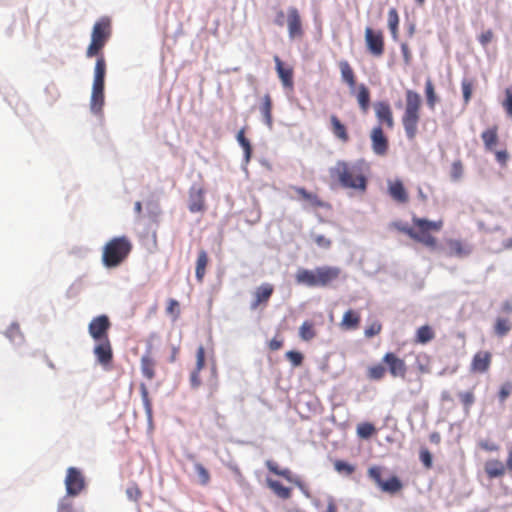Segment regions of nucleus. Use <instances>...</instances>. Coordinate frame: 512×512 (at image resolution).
Instances as JSON below:
<instances>
[{"label":"nucleus","instance_id":"f257e3e1","mask_svg":"<svg viewBox=\"0 0 512 512\" xmlns=\"http://www.w3.org/2000/svg\"><path fill=\"white\" fill-rule=\"evenodd\" d=\"M369 165L360 159L354 162L338 160L328 170L331 188L352 189L365 192L368 183Z\"/></svg>","mask_w":512,"mask_h":512},{"label":"nucleus","instance_id":"f03ea898","mask_svg":"<svg viewBox=\"0 0 512 512\" xmlns=\"http://www.w3.org/2000/svg\"><path fill=\"white\" fill-rule=\"evenodd\" d=\"M412 222L414 227H410L402 221H394L390 223L389 227L406 234L412 240L430 249H435L437 247V239L430 232H439L443 228V221H430L414 216Z\"/></svg>","mask_w":512,"mask_h":512},{"label":"nucleus","instance_id":"7ed1b4c3","mask_svg":"<svg viewBox=\"0 0 512 512\" xmlns=\"http://www.w3.org/2000/svg\"><path fill=\"white\" fill-rule=\"evenodd\" d=\"M133 249V244L127 236H117L108 240L102 248V263L106 268L120 266Z\"/></svg>","mask_w":512,"mask_h":512},{"label":"nucleus","instance_id":"20e7f679","mask_svg":"<svg viewBox=\"0 0 512 512\" xmlns=\"http://www.w3.org/2000/svg\"><path fill=\"white\" fill-rule=\"evenodd\" d=\"M421 97L413 90L405 93V109L401 118L406 137L412 141L418 133L420 121Z\"/></svg>","mask_w":512,"mask_h":512},{"label":"nucleus","instance_id":"39448f33","mask_svg":"<svg viewBox=\"0 0 512 512\" xmlns=\"http://www.w3.org/2000/svg\"><path fill=\"white\" fill-rule=\"evenodd\" d=\"M106 75V61L104 56H100L96 60L94 68V80L92 86V94L90 100L91 111L100 114L104 106V82Z\"/></svg>","mask_w":512,"mask_h":512},{"label":"nucleus","instance_id":"423d86ee","mask_svg":"<svg viewBox=\"0 0 512 512\" xmlns=\"http://www.w3.org/2000/svg\"><path fill=\"white\" fill-rule=\"evenodd\" d=\"M111 36V22L109 18L103 17L97 21L92 29L91 43L87 48L86 56L88 58L103 56L100 54L106 42Z\"/></svg>","mask_w":512,"mask_h":512},{"label":"nucleus","instance_id":"0eeeda50","mask_svg":"<svg viewBox=\"0 0 512 512\" xmlns=\"http://www.w3.org/2000/svg\"><path fill=\"white\" fill-rule=\"evenodd\" d=\"M367 474L369 478L381 489V491L395 494L402 490L403 484L397 476H391L387 480L381 477L382 468L380 466H372L368 469Z\"/></svg>","mask_w":512,"mask_h":512},{"label":"nucleus","instance_id":"6e6552de","mask_svg":"<svg viewBox=\"0 0 512 512\" xmlns=\"http://www.w3.org/2000/svg\"><path fill=\"white\" fill-rule=\"evenodd\" d=\"M64 482L67 496H78L86 488L85 477L76 467L67 469Z\"/></svg>","mask_w":512,"mask_h":512},{"label":"nucleus","instance_id":"1a4fd4ad","mask_svg":"<svg viewBox=\"0 0 512 512\" xmlns=\"http://www.w3.org/2000/svg\"><path fill=\"white\" fill-rule=\"evenodd\" d=\"M364 37L367 51L372 56L380 58L385 51L383 32L381 30H374L371 27H366Z\"/></svg>","mask_w":512,"mask_h":512},{"label":"nucleus","instance_id":"9d476101","mask_svg":"<svg viewBox=\"0 0 512 512\" xmlns=\"http://www.w3.org/2000/svg\"><path fill=\"white\" fill-rule=\"evenodd\" d=\"M286 25L288 36L291 40L301 39L304 36V28L299 10L290 6L286 10Z\"/></svg>","mask_w":512,"mask_h":512},{"label":"nucleus","instance_id":"9b49d317","mask_svg":"<svg viewBox=\"0 0 512 512\" xmlns=\"http://www.w3.org/2000/svg\"><path fill=\"white\" fill-rule=\"evenodd\" d=\"M111 322L107 315H99L94 317L89 325L88 332L92 339L96 341L109 339V330Z\"/></svg>","mask_w":512,"mask_h":512},{"label":"nucleus","instance_id":"f8f14e48","mask_svg":"<svg viewBox=\"0 0 512 512\" xmlns=\"http://www.w3.org/2000/svg\"><path fill=\"white\" fill-rule=\"evenodd\" d=\"M93 354L98 364L109 369L113 362V348L110 339L96 341Z\"/></svg>","mask_w":512,"mask_h":512},{"label":"nucleus","instance_id":"ddd939ff","mask_svg":"<svg viewBox=\"0 0 512 512\" xmlns=\"http://www.w3.org/2000/svg\"><path fill=\"white\" fill-rule=\"evenodd\" d=\"M484 470L489 478L502 477L506 470L512 473V447L508 448V457L505 465L500 460L491 459L485 463Z\"/></svg>","mask_w":512,"mask_h":512},{"label":"nucleus","instance_id":"4468645a","mask_svg":"<svg viewBox=\"0 0 512 512\" xmlns=\"http://www.w3.org/2000/svg\"><path fill=\"white\" fill-rule=\"evenodd\" d=\"M382 361L388 366L390 375L394 378H405L407 365L405 361L392 352H387Z\"/></svg>","mask_w":512,"mask_h":512},{"label":"nucleus","instance_id":"2eb2a0df","mask_svg":"<svg viewBox=\"0 0 512 512\" xmlns=\"http://www.w3.org/2000/svg\"><path fill=\"white\" fill-rule=\"evenodd\" d=\"M371 147L378 156H385L389 149V141L385 136L382 126L373 127L370 133Z\"/></svg>","mask_w":512,"mask_h":512},{"label":"nucleus","instance_id":"dca6fc26","mask_svg":"<svg viewBox=\"0 0 512 512\" xmlns=\"http://www.w3.org/2000/svg\"><path fill=\"white\" fill-rule=\"evenodd\" d=\"M374 110L378 125H384L387 129L392 130L395 122L390 104L386 101L376 102L374 104Z\"/></svg>","mask_w":512,"mask_h":512},{"label":"nucleus","instance_id":"f3484780","mask_svg":"<svg viewBox=\"0 0 512 512\" xmlns=\"http://www.w3.org/2000/svg\"><path fill=\"white\" fill-rule=\"evenodd\" d=\"M273 59L275 62V69L282 86L286 89L292 90L294 87L293 68L289 65H285L278 55H275Z\"/></svg>","mask_w":512,"mask_h":512},{"label":"nucleus","instance_id":"a211bd4d","mask_svg":"<svg viewBox=\"0 0 512 512\" xmlns=\"http://www.w3.org/2000/svg\"><path fill=\"white\" fill-rule=\"evenodd\" d=\"M341 274V269L334 266L317 267V287H325L336 281Z\"/></svg>","mask_w":512,"mask_h":512},{"label":"nucleus","instance_id":"6ab92c4d","mask_svg":"<svg viewBox=\"0 0 512 512\" xmlns=\"http://www.w3.org/2000/svg\"><path fill=\"white\" fill-rule=\"evenodd\" d=\"M492 362V354L489 351L477 352L471 361L470 371L474 373H485L489 370Z\"/></svg>","mask_w":512,"mask_h":512},{"label":"nucleus","instance_id":"aec40b11","mask_svg":"<svg viewBox=\"0 0 512 512\" xmlns=\"http://www.w3.org/2000/svg\"><path fill=\"white\" fill-rule=\"evenodd\" d=\"M205 191L202 187H191L189 191V211L192 213L202 212L205 210Z\"/></svg>","mask_w":512,"mask_h":512},{"label":"nucleus","instance_id":"412c9836","mask_svg":"<svg viewBox=\"0 0 512 512\" xmlns=\"http://www.w3.org/2000/svg\"><path fill=\"white\" fill-rule=\"evenodd\" d=\"M293 190L311 208H330V204L322 200L316 193L309 192L303 187H293Z\"/></svg>","mask_w":512,"mask_h":512},{"label":"nucleus","instance_id":"4be33fe9","mask_svg":"<svg viewBox=\"0 0 512 512\" xmlns=\"http://www.w3.org/2000/svg\"><path fill=\"white\" fill-rule=\"evenodd\" d=\"M205 356V348L200 345L196 351V366L190 375V384L193 388H198L201 385L200 372L205 367Z\"/></svg>","mask_w":512,"mask_h":512},{"label":"nucleus","instance_id":"5701e85b","mask_svg":"<svg viewBox=\"0 0 512 512\" xmlns=\"http://www.w3.org/2000/svg\"><path fill=\"white\" fill-rule=\"evenodd\" d=\"M388 194L397 203L405 204L409 201V195L399 179L388 181Z\"/></svg>","mask_w":512,"mask_h":512},{"label":"nucleus","instance_id":"b1692460","mask_svg":"<svg viewBox=\"0 0 512 512\" xmlns=\"http://www.w3.org/2000/svg\"><path fill=\"white\" fill-rule=\"evenodd\" d=\"M446 246L448 256L463 258L472 252L471 246L459 239H447Z\"/></svg>","mask_w":512,"mask_h":512},{"label":"nucleus","instance_id":"393cba45","mask_svg":"<svg viewBox=\"0 0 512 512\" xmlns=\"http://www.w3.org/2000/svg\"><path fill=\"white\" fill-rule=\"evenodd\" d=\"M274 292V287L270 283H264L257 287L254 292V299L251 303V309H256L260 305H266Z\"/></svg>","mask_w":512,"mask_h":512},{"label":"nucleus","instance_id":"a878e982","mask_svg":"<svg viewBox=\"0 0 512 512\" xmlns=\"http://www.w3.org/2000/svg\"><path fill=\"white\" fill-rule=\"evenodd\" d=\"M361 323V315L358 311L349 309L342 317L340 328L344 331H352L359 328Z\"/></svg>","mask_w":512,"mask_h":512},{"label":"nucleus","instance_id":"bb28decb","mask_svg":"<svg viewBox=\"0 0 512 512\" xmlns=\"http://www.w3.org/2000/svg\"><path fill=\"white\" fill-rule=\"evenodd\" d=\"M339 69L343 82L348 85L350 92L353 93L356 88V76L354 70L348 61L345 60L339 62Z\"/></svg>","mask_w":512,"mask_h":512},{"label":"nucleus","instance_id":"cd10ccee","mask_svg":"<svg viewBox=\"0 0 512 512\" xmlns=\"http://www.w3.org/2000/svg\"><path fill=\"white\" fill-rule=\"evenodd\" d=\"M360 110L366 114L370 108V91L365 84L358 85L354 92Z\"/></svg>","mask_w":512,"mask_h":512},{"label":"nucleus","instance_id":"c85d7f7f","mask_svg":"<svg viewBox=\"0 0 512 512\" xmlns=\"http://www.w3.org/2000/svg\"><path fill=\"white\" fill-rule=\"evenodd\" d=\"M317 268L315 270L299 269L295 275L298 284L309 287H317Z\"/></svg>","mask_w":512,"mask_h":512},{"label":"nucleus","instance_id":"c756f323","mask_svg":"<svg viewBox=\"0 0 512 512\" xmlns=\"http://www.w3.org/2000/svg\"><path fill=\"white\" fill-rule=\"evenodd\" d=\"M209 262L208 253L201 249L198 252V256L196 259V267H195V276L199 283H202L206 274V267Z\"/></svg>","mask_w":512,"mask_h":512},{"label":"nucleus","instance_id":"7c9ffc66","mask_svg":"<svg viewBox=\"0 0 512 512\" xmlns=\"http://www.w3.org/2000/svg\"><path fill=\"white\" fill-rule=\"evenodd\" d=\"M330 123H331V131L333 135L338 138L343 143H346L349 141V135L347 132V129L344 124L341 123L339 118L336 115H331L330 117Z\"/></svg>","mask_w":512,"mask_h":512},{"label":"nucleus","instance_id":"2f4dec72","mask_svg":"<svg viewBox=\"0 0 512 512\" xmlns=\"http://www.w3.org/2000/svg\"><path fill=\"white\" fill-rule=\"evenodd\" d=\"M272 106L271 96L265 94L260 105V112L263 116L264 123L269 129L273 127Z\"/></svg>","mask_w":512,"mask_h":512},{"label":"nucleus","instance_id":"473e14b6","mask_svg":"<svg viewBox=\"0 0 512 512\" xmlns=\"http://www.w3.org/2000/svg\"><path fill=\"white\" fill-rule=\"evenodd\" d=\"M140 365H141L142 375L148 380L154 379V377L156 375V373H155L156 361L150 355L145 354L141 357Z\"/></svg>","mask_w":512,"mask_h":512},{"label":"nucleus","instance_id":"72a5a7b5","mask_svg":"<svg viewBox=\"0 0 512 512\" xmlns=\"http://www.w3.org/2000/svg\"><path fill=\"white\" fill-rule=\"evenodd\" d=\"M481 138L483 140L486 150L493 151L498 142V127L496 125L486 129L482 132Z\"/></svg>","mask_w":512,"mask_h":512},{"label":"nucleus","instance_id":"f704fd0d","mask_svg":"<svg viewBox=\"0 0 512 512\" xmlns=\"http://www.w3.org/2000/svg\"><path fill=\"white\" fill-rule=\"evenodd\" d=\"M435 338V331L429 325H423L416 331L414 337V343L416 344H427Z\"/></svg>","mask_w":512,"mask_h":512},{"label":"nucleus","instance_id":"c9c22d12","mask_svg":"<svg viewBox=\"0 0 512 512\" xmlns=\"http://www.w3.org/2000/svg\"><path fill=\"white\" fill-rule=\"evenodd\" d=\"M493 330L498 337H504L512 330V321L506 317H497Z\"/></svg>","mask_w":512,"mask_h":512},{"label":"nucleus","instance_id":"e433bc0d","mask_svg":"<svg viewBox=\"0 0 512 512\" xmlns=\"http://www.w3.org/2000/svg\"><path fill=\"white\" fill-rule=\"evenodd\" d=\"M316 334L317 333H316L314 324L311 321H304L299 328V337L303 341L308 342V341L312 340L313 338L316 337Z\"/></svg>","mask_w":512,"mask_h":512},{"label":"nucleus","instance_id":"4c0bfd02","mask_svg":"<svg viewBox=\"0 0 512 512\" xmlns=\"http://www.w3.org/2000/svg\"><path fill=\"white\" fill-rule=\"evenodd\" d=\"M269 488L280 498L288 499L291 496V490L282 483L275 480H268Z\"/></svg>","mask_w":512,"mask_h":512},{"label":"nucleus","instance_id":"58836bf2","mask_svg":"<svg viewBox=\"0 0 512 512\" xmlns=\"http://www.w3.org/2000/svg\"><path fill=\"white\" fill-rule=\"evenodd\" d=\"M398 26H399V15L395 8H391L388 11V28L393 36L396 38L398 35Z\"/></svg>","mask_w":512,"mask_h":512},{"label":"nucleus","instance_id":"ea45409f","mask_svg":"<svg viewBox=\"0 0 512 512\" xmlns=\"http://www.w3.org/2000/svg\"><path fill=\"white\" fill-rule=\"evenodd\" d=\"M416 367L420 373L428 374L431 372V358L427 354H420L416 357Z\"/></svg>","mask_w":512,"mask_h":512},{"label":"nucleus","instance_id":"a19ab883","mask_svg":"<svg viewBox=\"0 0 512 512\" xmlns=\"http://www.w3.org/2000/svg\"><path fill=\"white\" fill-rule=\"evenodd\" d=\"M425 95L427 105L429 106V108L434 109L435 104L437 102V96L431 79H427L425 83Z\"/></svg>","mask_w":512,"mask_h":512},{"label":"nucleus","instance_id":"79ce46f5","mask_svg":"<svg viewBox=\"0 0 512 512\" xmlns=\"http://www.w3.org/2000/svg\"><path fill=\"white\" fill-rule=\"evenodd\" d=\"M195 472L198 475L199 483L203 486H206L210 482V473L209 471L203 466V464L197 462L194 464Z\"/></svg>","mask_w":512,"mask_h":512},{"label":"nucleus","instance_id":"37998d69","mask_svg":"<svg viewBox=\"0 0 512 512\" xmlns=\"http://www.w3.org/2000/svg\"><path fill=\"white\" fill-rule=\"evenodd\" d=\"M386 374V369L381 364L370 366L367 370V376L371 380H381Z\"/></svg>","mask_w":512,"mask_h":512},{"label":"nucleus","instance_id":"c03bdc74","mask_svg":"<svg viewBox=\"0 0 512 512\" xmlns=\"http://www.w3.org/2000/svg\"><path fill=\"white\" fill-rule=\"evenodd\" d=\"M375 432L376 429L374 425L369 422H363L357 426V434L361 438H370Z\"/></svg>","mask_w":512,"mask_h":512},{"label":"nucleus","instance_id":"a18cd8bd","mask_svg":"<svg viewBox=\"0 0 512 512\" xmlns=\"http://www.w3.org/2000/svg\"><path fill=\"white\" fill-rule=\"evenodd\" d=\"M266 467L268 468V470L272 473H274L275 475H278V476H281V477H284L285 479L287 480H291V471L289 469H279L278 465L276 462L272 461V460H268L266 462Z\"/></svg>","mask_w":512,"mask_h":512},{"label":"nucleus","instance_id":"49530a36","mask_svg":"<svg viewBox=\"0 0 512 512\" xmlns=\"http://www.w3.org/2000/svg\"><path fill=\"white\" fill-rule=\"evenodd\" d=\"M266 467L268 468V470L272 473H274L275 475H278V476H281V477H284L285 479L287 480H291V471L289 469H279L278 465L276 462L272 461V460H268L266 462Z\"/></svg>","mask_w":512,"mask_h":512},{"label":"nucleus","instance_id":"de8ad7c7","mask_svg":"<svg viewBox=\"0 0 512 512\" xmlns=\"http://www.w3.org/2000/svg\"><path fill=\"white\" fill-rule=\"evenodd\" d=\"M126 495L130 501L137 503L142 498V491L139 488L138 484L132 482L126 489Z\"/></svg>","mask_w":512,"mask_h":512},{"label":"nucleus","instance_id":"09e8293b","mask_svg":"<svg viewBox=\"0 0 512 512\" xmlns=\"http://www.w3.org/2000/svg\"><path fill=\"white\" fill-rule=\"evenodd\" d=\"M461 88H462L464 103L468 104L472 97V93H473V89H474V82L469 79H463L461 82Z\"/></svg>","mask_w":512,"mask_h":512},{"label":"nucleus","instance_id":"8fccbe9b","mask_svg":"<svg viewBox=\"0 0 512 512\" xmlns=\"http://www.w3.org/2000/svg\"><path fill=\"white\" fill-rule=\"evenodd\" d=\"M458 396L460 398V401H461L465 411L468 412L470 410L471 406L475 402V396H474L473 391L461 392V393H459Z\"/></svg>","mask_w":512,"mask_h":512},{"label":"nucleus","instance_id":"3c124183","mask_svg":"<svg viewBox=\"0 0 512 512\" xmlns=\"http://www.w3.org/2000/svg\"><path fill=\"white\" fill-rule=\"evenodd\" d=\"M463 176V164L461 160H455L450 167V177L453 181H458Z\"/></svg>","mask_w":512,"mask_h":512},{"label":"nucleus","instance_id":"603ef678","mask_svg":"<svg viewBox=\"0 0 512 512\" xmlns=\"http://www.w3.org/2000/svg\"><path fill=\"white\" fill-rule=\"evenodd\" d=\"M334 468L338 473H343L345 475H351L355 471V467L352 464L342 460H336L334 462Z\"/></svg>","mask_w":512,"mask_h":512},{"label":"nucleus","instance_id":"864d4df0","mask_svg":"<svg viewBox=\"0 0 512 512\" xmlns=\"http://www.w3.org/2000/svg\"><path fill=\"white\" fill-rule=\"evenodd\" d=\"M502 106L507 115L512 118V85L505 89V98L502 102Z\"/></svg>","mask_w":512,"mask_h":512},{"label":"nucleus","instance_id":"5fc2aeb1","mask_svg":"<svg viewBox=\"0 0 512 512\" xmlns=\"http://www.w3.org/2000/svg\"><path fill=\"white\" fill-rule=\"evenodd\" d=\"M286 358L291 362L293 367L301 366L303 363V354L299 351L290 350L285 354Z\"/></svg>","mask_w":512,"mask_h":512},{"label":"nucleus","instance_id":"6e6d98bb","mask_svg":"<svg viewBox=\"0 0 512 512\" xmlns=\"http://www.w3.org/2000/svg\"><path fill=\"white\" fill-rule=\"evenodd\" d=\"M381 330L382 324L379 321H373L365 328L364 335L366 338H372L378 335Z\"/></svg>","mask_w":512,"mask_h":512},{"label":"nucleus","instance_id":"4d7b16f0","mask_svg":"<svg viewBox=\"0 0 512 512\" xmlns=\"http://www.w3.org/2000/svg\"><path fill=\"white\" fill-rule=\"evenodd\" d=\"M69 497L70 496L66 495L59 501L57 512H73L74 511V503Z\"/></svg>","mask_w":512,"mask_h":512},{"label":"nucleus","instance_id":"13d9d810","mask_svg":"<svg viewBox=\"0 0 512 512\" xmlns=\"http://www.w3.org/2000/svg\"><path fill=\"white\" fill-rule=\"evenodd\" d=\"M511 393H512V382L507 381V382L503 383L500 386V389L498 392L499 400L501 402H505L506 399L511 395Z\"/></svg>","mask_w":512,"mask_h":512},{"label":"nucleus","instance_id":"bf43d9fd","mask_svg":"<svg viewBox=\"0 0 512 512\" xmlns=\"http://www.w3.org/2000/svg\"><path fill=\"white\" fill-rule=\"evenodd\" d=\"M166 312L173 315L175 319L178 318L180 314L179 302L175 299H169Z\"/></svg>","mask_w":512,"mask_h":512},{"label":"nucleus","instance_id":"052dcab7","mask_svg":"<svg viewBox=\"0 0 512 512\" xmlns=\"http://www.w3.org/2000/svg\"><path fill=\"white\" fill-rule=\"evenodd\" d=\"M493 38L494 33L489 29L479 35L478 41L483 47H486L493 40Z\"/></svg>","mask_w":512,"mask_h":512},{"label":"nucleus","instance_id":"680f3d73","mask_svg":"<svg viewBox=\"0 0 512 512\" xmlns=\"http://www.w3.org/2000/svg\"><path fill=\"white\" fill-rule=\"evenodd\" d=\"M420 460L426 468L432 467V455L428 449H422L420 451Z\"/></svg>","mask_w":512,"mask_h":512},{"label":"nucleus","instance_id":"e2e57ef3","mask_svg":"<svg viewBox=\"0 0 512 512\" xmlns=\"http://www.w3.org/2000/svg\"><path fill=\"white\" fill-rule=\"evenodd\" d=\"M240 146L243 148V151H244L245 163H249L251 156H252V147H251L249 140L247 139L244 142L240 143Z\"/></svg>","mask_w":512,"mask_h":512},{"label":"nucleus","instance_id":"0e129e2a","mask_svg":"<svg viewBox=\"0 0 512 512\" xmlns=\"http://www.w3.org/2000/svg\"><path fill=\"white\" fill-rule=\"evenodd\" d=\"M240 146L243 148V151H244L245 163H249L251 156H252V147H251L249 140L247 139L244 142L240 143Z\"/></svg>","mask_w":512,"mask_h":512},{"label":"nucleus","instance_id":"69168bd1","mask_svg":"<svg viewBox=\"0 0 512 512\" xmlns=\"http://www.w3.org/2000/svg\"><path fill=\"white\" fill-rule=\"evenodd\" d=\"M314 241L319 247L324 249L330 248L332 244L331 240L326 238L324 235H316L314 237Z\"/></svg>","mask_w":512,"mask_h":512},{"label":"nucleus","instance_id":"338daca9","mask_svg":"<svg viewBox=\"0 0 512 512\" xmlns=\"http://www.w3.org/2000/svg\"><path fill=\"white\" fill-rule=\"evenodd\" d=\"M479 447L485 451H488V452H493V451H498L499 450V446L494 443V442H490V441H487V440H482L479 442Z\"/></svg>","mask_w":512,"mask_h":512},{"label":"nucleus","instance_id":"774afa93","mask_svg":"<svg viewBox=\"0 0 512 512\" xmlns=\"http://www.w3.org/2000/svg\"><path fill=\"white\" fill-rule=\"evenodd\" d=\"M401 52L405 64L409 65L412 59L411 51L406 43L401 44Z\"/></svg>","mask_w":512,"mask_h":512}]
</instances>
